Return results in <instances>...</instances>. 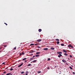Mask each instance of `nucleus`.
Returning a JSON list of instances; mask_svg holds the SVG:
<instances>
[{"mask_svg":"<svg viewBox=\"0 0 75 75\" xmlns=\"http://www.w3.org/2000/svg\"><path fill=\"white\" fill-rule=\"evenodd\" d=\"M23 64V63H22L21 64H20V65H18V67L19 68L21 67V66Z\"/></svg>","mask_w":75,"mask_h":75,"instance_id":"nucleus-1","label":"nucleus"},{"mask_svg":"<svg viewBox=\"0 0 75 75\" xmlns=\"http://www.w3.org/2000/svg\"><path fill=\"white\" fill-rule=\"evenodd\" d=\"M62 62H64V63H67V61L65 60H62Z\"/></svg>","mask_w":75,"mask_h":75,"instance_id":"nucleus-2","label":"nucleus"},{"mask_svg":"<svg viewBox=\"0 0 75 75\" xmlns=\"http://www.w3.org/2000/svg\"><path fill=\"white\" fill-rule=\"evenodd\" d=\"M62 56V55L61 54H59V55L57 56V57H59V58L61 57Z\"/></svg>","mask_w":75,"mask_h":75,"instance_id":"nucleus-3","label":"nucleus"},{"mask_svg":"<svg viewBox=\"0 0 75 75\" xmlns=\"http://www.w3.org/2000/svg\"><path fill=\"white\" fill-rule=\"evenodd\" d=\"M63 52H66V53L67 52V51L64 50H63Z\"/></svg>","mask_w":75,"mask_h":75,"instance_id":"nucleus-4","label":"nucleus"},{"mask_svg":"<svg viewBox=\"0 0 75 75\" xmlns=\"http://www.w3.org/2000/svg\"><path fill=\"white\" fill-rule=\"evenodd\" d=\"M57 54H62V52H57Z\"/></svg>","mask_w":75,"mask_h":75,"instance_id":"nucleus-5","label":"nucleus"},{"mask_svg":"<svg viewBox=\"0 0 75 75\" xmlns=\"http://www.w3.org/2000/svg\"><path fill=\"white\" fill-rule=\"evenodd\" d=\"M37 62V60H34V61H33V62H33V63H35V62Z\"/></svg>","mask_w":75,"mask_h":75,"instance_id":"nucleus-6","label":"nucleus"},{"mask_svg":"<svg viewBox=\"0 0 75 75\" xmlns=\"http://www.w3.org/2000/svg\"><path fill=\"white\" fill-rule=\"evenodd\" d=\"M41 41V39H39L38 40H37V41L38 42H40Z\"/></svg>","mask_w":75,"mask_h":75,"instance_id":"nucleus-7","label":"nucleus"},{"mask_svg":"<svg viewBox=\"0 0 75 75\" xmlns=\"http://www.w3.org/2000/svg\"><path fill=\"white\" fill-rule=\"evenodd\" d=\"M54 47H51L50 48V50H54Z\"/></svg>","mask_w":75,"mask_h":75,"instance_id":"nucleus-8","label":"nucleus"},{"mask_svg":"<svg viewBox=\"0 0 75 75\" xmlns=\"http://www.w3.org/2000/svg\"><path fill=\"white\" fill-rule=\"evenodd\" d=\"M73 46H72V45H69L68 46V47H70Z\"/></svg>","mask_w":75,"mask_h":75,"instance_id":"nucleus-9","label":"nucleus"},{"mask_svg":"<svg viewBox=\"0 0 75 75\" xmlns=\"http://www.w3.org/2000/svg\"><path fill=\"white\" fill-rule=\"evenodd\" d=\"M38 31H39V32H41V29H39V30H38Z\"/></svg>","mask_w":75,"mask_h":75,"instance_id":"nucleus-10","label":"nucleus"},{"mask_svg":"<svg viewBox=\"0 0 75 75\" xmlns=\"http://www.w3.org/2000/svg\"><path fill=\"white\" fill-rule=\"evenodd\" d=\"M43 50H48V48H45L43 49Z\"/></svg>","mask_w":75,"mask_h":75,"instance_id":"nucleus-11","label":"nucleus"},{"mask_svg":"<svg viewBox=\"0 0 75 75\" xmlns=\"http://www.w3.org/2000/svg\"><path fill=\"white\" fill-rule=\"evenodd\" d=\"M33 60V57L32 58L30 59V61H31L32 60Z\"/></svg>","mask_w":75,"mask_h":75,"instance_id":"nucleus-12","label":"nucleus"},{"mask_svg":"<svg viewBox=\"0 0 75 75\" xmlns=\"http://www.w3.org/2000/svg\"><path fill=\"white\" fill-rule=\"evenodd\" d=\"M33 52H33V50H31L30 51V53H32Z\"/></svg>","mask_w":75,"mask_h":75,"instance_id":"nucleus-13","label":"nucleus"},{"mask_svg":"<svg viewBox=\"0 0 75 75\" xmlns=\"http://www.w3.org/2000/svg\"><path fill=\"white\" fill-rule=\"evenodd\" d=\"M31 66V64H29L28 65H27V67H29Z\"/></svg>","mask_w":75,"mask_h":75,"instance_id":"nucleus-14","label":"nucleus"},{"mask_svg":"<svg viewBox=\"0 0 75 75\" xmlns=\"http://www.w3.org/2000/svg\"><path fill=\"white\" fill-rule=\"evenodd\" d=\"M26 59H27V58H23V59H22V60L24 61V60H26Z\"/></svg>","mask_w":75,"mask_h":75,"instance_id":"nucleus-15","label":"nucleus"},{"mask_svg":"<svg viewBox=\"0 0 75 75\" xmlns=\"http://www.w3.org/2000/svg\"><path fill=\"white\" fill-rule=\"evenodd\" d=\"M64 55H65V56H67V55H68V54H67L66 53H64Z\"/></svg>","mask_w":75,"mask_h":75,"instance_id":"nucleus-16","label":"nucleus"},{"mask_svg":"<svg viewBox=\"0 0 75 75\" xmlns=\"http://www.w3.org/2000/svg\"><path fill=\"white\" fill-rule=\"evenodd\" d=\"M56 43L57 44H59V41L57 42H56Z\"/></svg>","mask_w":75,"mask_h":75,"instance_id":"nucleus-17","label":"nucleus"},{"mask_svg":"<svg viewBox=\"0 0 75 75\" xmlns=\"http://www.w3.org/2000/svg\"><path fill=\"white\" fill-rule=\"evenodd\" d=\"M39 56H40L39 55H36V56H35V57H39Z\"/></svg>","mask_w":75,"mask_h":75,"instance_id":"nucleus-18","label":"nucleus"},{"mask_svg":"<svg viewBox=\"0 0 75 75\" xmlns=\"http://www.w3.org/2000/svg\"><path fill=\"white\" fill-rule=\"evenodd\" d=\"M61 45L62 46H64V44H61Z\"/></svg>","mask_w":75,"mask_h":75,"instance_id":"nucleus-19","label":"nucleus"},{"mask_svg":"<svg viewBox=\"0 0 75 75\" xmlns=\"http://www.w3.org/2000/svg\"><path fill=\"white\" fill-rule=\"evenodd\" d=\"M40 73H41V71H38V74H40Z\"/></svg>","mask_w":75,"mask_h":75,"instance_id":"nucleus-20","label":"nucleus"},{"mask_svg":"<svg viewBox=\"0 0 75 75\" xmlns=\"http://www.w3.org/2000/svg\"><path fill=\"white\" fill-rule=\"evenodd\" d=\"M56 40L57 41H59V40L58 39H56Z\"/></svg>","mask_w":75,"mask_h":75,"instance_id":"nucleus-21","label":"nucleus"},{"mask_svg":"<svg viewBox=\"0 0 75 75\" xmlns=\"http://www.w3.org/2000/svg\"><path fill=\"white\" fill-rule=\"evenodd\" d=\"M40 54V52H36V54Z\"/></svg>","mask_w":75,"mask_h":75,"instance_id":"nucleus-22","label":"nucleus"},{"mask_svg":"<svg viewBox=\"0 0 75 75\" xmlns=\"http://www.w3.org/2000/svg\"><path fill=\"white\" fill-rule=\"evenodd\" d=\"M10 74H11V73H8L7 74H6V75H9Z\"/></svg>","mask_w":75,"mask_h":75,"instance_id":"nucleus-23","label":"nucleus"},{"mask_svg":"<svg viewBox=\"0 0 75 75\" xmlns=\"http://www.w3.org/2000/svg\"><path fill=\"white\" fill-rule=\"evenodd\" d=\"M21 54H22V55H24V53L23 52H21Z\"/></svg>","mask_w":75,"mask_h":75,"instance_id":"nucleus-24","label":"nucleus"},{"mask_svg":"<svg viewBox=\"0 0 75 75\" xmlns=\"http://www.w3.org/2000/svg\"><path fill=\"white\" fill-rule=\"evenodd\" d=\"M69 68H70V69H72V68L71 67H69Z\"/></svg>","mask_w":75,"mask_h":75,"instance_id":"nucleus-25","label":"nucleus"},{"mask_svg":"<svg viewBox=\"0 0 75 75\" xmlns=\"http://www.w3.org/2000/svg\"><path fill=\"white\" fill-rule=\"evenodd\" d=\"M30 46H33L34 45V44H30Z\"/></svg>","mask_w":75,"mask_h":75,"instance_id":"nucleus-26","label":"nucleus"},{"mask_svg":"<svg viewBox=\"0 0 75 75\" xmlns=\"http://www.w3.org/2000/svg\"><path fill=\"white\" fill-rule=\"evenodd\" d=\"M12 70H13V69H12V68H11V69H10V71H12Z\"/></svg>","mask_w":75,"mask_h":75,"instance_id":"nucleus-27","label":"nucleus"},{"mask_svg":"<svg viewBox=\"0 0 75 75\" xmlns=\"http://www.w3.org/2000/svg\"><path fill=\"white\" fill-rule=\"evenodd\" d=\"M50 58H48V59L47 60V61H50Z\"/></svg>","mask_w":75,"mask_h":75,"instance_id":"nucleus-28","label":"nucleus"},{"mask_svg":"<svg viewBox=\"0 0 75 75\" xmlns=\"http://www.w3.org/2000/svg\"><path fill=\"white\" fill-rule=\"evenodd\" d=\"M70 57L71 58H72V55H70Z\"/></svg>","mask_w":75,"mask_h":75,"instance_id":"nucleus-29","label":"nucleus"},{"mask_svg":"<svg viewBox=\"0 0 75 75\" xmlns=\"http://www.w3.org/2000/svg\"><path fill=\"white\" fill-rule=\"evenodd\" d=\"M24 73V71H22L21 72V74H23Z\"/></svg>","mask_w":75,"mask_h":75,"instance_id":"nucleus-30","label":"nucleus"},{"mask_svg":"<svg viewBox=\"0 0 75 75\" xmlns=\"http://www.w3.org/2000/svg\"><path fill=\"white\" fill-rule=\"evenodd\" d=\"M4 24H5L6 25H7V23H4Z\"/></svg>","mask_w":75,"mask_h":75,"instance_id":"nucleus-31","label":"nucleus"},{"mask_svg":"<svg viewBox=\"0 0 75 75\" xmlns=\"http://www.w3.org/2000/svg\"><path fill=\"white\" fill-rule=\"evenodd\" d=\"M14 50H16V47L14 48Z\"/></svg>","mask_w":75,"mask_h":75,"instance_id":"nucleus-32","label":"nucleus"},{"mask_svg":"<svg viewBox=\"0 0 75 75\" xmlns=\"http://www.w3.org/2000/svg\"><path fill=\"white\" fill-rule=\"evenodd\" d=\"M27 62V60H25L24 62L25 63V62Z\"/></svg>","mask_w":75,"mask_h":75,"instance_id":"nucleus-33","label":"nucleus"},{"mask_svg":"<svg viewBox=\"0 0 75 75\" xmlns=\"http://www.w3.org/2000/svg\"><path fill=\"white\" fill-rule=\"evenodd\" d=\"M41 48V47H38V48Z\"/></svg>","mask_w":75,"mask_h":75,"instance_id":"nucleus-34","label":"nucleus"},{"mask_svg":"<svg viewBox=\"0 0 75 75\" xmlns=\"http://www.w3.org/2000/svg\"><path fill=\"white\" fill-rule=\"evenodd\" d=\"M7 47V45H4V47Z\"/></svg>","mask_w":75,"mask_h":75,"instance_id":"nucleus-35","label":"nucleus"},{"mask_svg":"<svg viewBox=\"0 0 75 75\" xmlns=\"http://www.w3.org/2000/svg\"><path fill=\"white\" fill-rule=\"evenodd\" d=\"M38 45V44H34V45Z\"/></svg>","mask_w":75,"mask_h":75,"instance_id":"nucleus-36","label":"nucleus"},{"mask_svg":"<svg viewBox=\"0 0 75 75\" xmlns=\"http://www.w3.org/2000/svg\"><path fill=\"white\" fill-rule=\"evenodd\" d=\"M5 64V62H4L3 63H2V64Z\"/></svg>","mask_w":75,"mask_h":75,"instance_id":"nucleus-37","label":"nucleus"},{"mask_svg":"<svg viewBox=\"0 0 75 75\" xmlns=\"http://www.w3.org/2000/svg\"><path fill=\"white\" fill-rule=\"evenodd\" d=\"M71 47V48H73V46H71V47Z\"/></svg>","mask_w":75,"mask_h":75,"instance_id":"nucleus-38","label":"nucleus"},{"mask_svg":"<svg viewBox=\"0 0 75 75\" xmlns=\"http://www.w3.org/2000/svg\"><path fill=\"white\" fill-rule=\"evenodd\" d=\"M22 54L21 53H20V55H21Z\"/></svg>","mask_w":75,"mask_h":75,"instance_id":"nucleus-39","label":"nucleus"},{"mask_svg":"<svg viewBox=\"0 0 75 75\" xmlns=\"http://www.w3.org/2000/svg\"><path fill=\"white\" fill-rule=\"evenodd\" d=\"M6 73V72H5V71H4L3 72L4 74H5Z\"/></svg>","mask_w":75,"mask_h":75,"instance_id":"nucleus-40","label":"nucleus"},{"mask_svg":"<svg viewBox=\"0 0 75 75\" xmlns=\"http://www.w3.org/2000/svg\"><path fill=\"white\" fill-rule=\"evenodd\" d=\"M28 71H26V73H27H27H28Z\"/></svg>","mask_w":75,"mask_h":75,"instance_id":"nucleus-41","label":"nucleus"},{"mask_svg":"<svg viewBox=\"0 0 75 75\" xmlns=\"http://www.w3.org/2000/svg\"><path fill=\"white\" fill-rule=\"evenodd\" d=\"M49 68H50L49 67H47V69H49Z\"/></svg>","mask_w":75,"mask_h":75,"instance_id":"nucleus-42","label":"nucleus"},{"mask_svg":"<svg viewBox=\"0 0 75 75\" xmlns=\"http://www.w3.org/2000/svg\"><path fill=\"white\" fill-rule=\"evenodd\" d=\"M72 73L73 74H75V73L74 72H73Z\"/></svg>","mask_w":75,"mask_h":75,"instance_id":"nucleus-43","label":"nucleus"},{"mask_svg":"<svg viewBox=\"0 0 75 75\" xmlns=\"http://www.w3.org/2000/svg\"><path fill=\"white\" fill-rule=\"evenodd\" d=\"M25 75H28V74H25Z\"/></svg>","mask_w":75,"mask_h":75,"instance_id":"nucleus-44","label":"nucleus"},{"mask_svg":"<svg viewBox=\"0 0 75 75\" xmlns=\"http://www.w3.org/2000/svg\"><path fill=\"white\" fill-rule=\"evenodd\" d=\"M35 56H33V58H34V57H35Z\"/></svg>","mask_w":75,"mask_h":75,"instance_id":"nucleus-45","label":"nucleus"},{"mask_svg":"<svg viewBox=\"0 0 75 75\" xmlns=\"http://www.w3.org/2000/svg\"><path fill=\"white\" fill-rule=\"evenodd\" d=\"M1 47H0V50H1Z\"/></svg>","mask_w":75,"mask_h":75,"instance_id":"nucleus-46","label":"nucleus"},{"mask_svg":"<svg viewBox=\"0 0 75 75\" xmlns=\"http://www.w3.org/2000/svg\"><path fill=\"white\" fill-rule=\"evenodd\" d=\"M10 75H12V74H10Z\"/></svg>","mask_w":75,"mask_h":75,"instance_id":"nucleus-47","label":"nucleus"},{"mask_svg":"<svg viewBox=\"0 0 75 75\" xmlns=\"http://www.w3.org/2000/svg\"><path fill=\"white\" fill-rule=\"evenodd\" d=\"M33 62H30V63H33Z\"/></svg>","mask_w":75,"mask_h":75,"instance_id":"nucleus-48","label":"nucleus"},{"mask_svg":"<svg viewBox=\"0 0 75 75\" xmlns=\"http://www.w3.org/2000/svg\"><path fill=\"white\" fill-rule=\"evenodd\" d=\"M38 50H39V49H38Z\"/></svg>","mask_w":75,"mask_h":75,"instance_id":"nucleus-49","label":"nucleus"},{"mask_svg":"<svg viewBox=\"0 0 75 75\" xmlns=\"http://www.w3.org/2000/svg\"><path fill=\"white\" fill-rule=\"evenodd\" d=\"M0 52H1V51H0Z\"/></svg>","mask_w":75,"mask_h":75,"instance_id":"nucleus-50","label":"nucleus"},{"mask_svg":"<svg viewBox=\"0 0 75 75\" xmlns=\"http://www.w3.org/2000/svg\"><path fill=\"white\" fill-rule=\"evenodd\" d=\"M32 54V55H33V54Z\"/></svg>","mask_w":75,"mask_h":75,"instance_id":"nucleus-51","label":"nucleus"},{"mask_svg":"<svg viewBox=\"0 0 75 75\" xmlns=\"http://www.w3.org/2000/svg\"><path fill=\"white\" fill-rule=\"evenodd\" d=\"M23 75H25V74H23Z\"/></svg>","mask_w":75,"mask_h":75,"instance_id":"nucleus-52","label":"nucleus"}]
</instances>
